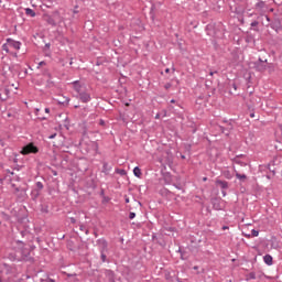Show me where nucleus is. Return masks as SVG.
Instances as JSON below:
<instances>
[{
  "label": "nucleus",
  "mask_w": 282,
  "mask_h": 282,
  "mask_svg": "<svg viewBox=\"0 0 282 282\" xmlns=\"http://www.w3.org/2000/svg\"><path fill=\"white\" fill-rule=\"evenodd\" d=\"M97 246L100 252H109V242H107V239L99 238L97 240Z\"/></svg>",
  "instance_id": "3"
},
{
  "label": "nucleus",
  "mask_w": 282,
  "mask_h": 282,
  "mask_svg": "<svg viewBox=\"0 0 282 282\" xmlns=\"http://www.w3.org/2000/svg\"><path fill=\"white\" fill-rule=\"evenodd\" d=\"M74 14H78V11H77V10H74Z\"/></svg>",
  "instance_id": "46"
},
{
  "label": "nucleus",
  "mask_w": 282,
  "mask_h": 282,
  "mask_svg": "<svg viewBox=\"0 0 282 282\" xmlns=\"http://www.w3.org/2000/svg\"><path fill=\"white\" fill-rule=\"evenodd\" d=\"M70 85H73V89H74V91H76L77 96H79L80 94H83L85 91V86H83V84H80L79 80H75V82L70 83Z\"/></svg>",
  "instance_id": "4"
},
{
  "label": "nucleus",
  "mask_w": 282,
  "mask_h": 282,
  "mask_svg": "<svg viewBox=\"0 0 282 282\" xmlns=\"http://www.w3.org/2000/svg\"><path fill=\"white\" fill-rule=\"evenodd\" d=\"M257 10H263L265 8V2L263 0H260L258 3H256Z\"/></svg>",
  "instance_id": "20"
},
{
  "label": "nucleus",
  "mask_w": 282,
  "mask_h": 282,
  "mask_svg": "<svg viewBox=\"0 0 282 282\" xmlns=\"http://www.w3.org/2000/svg\"><path fill=\"white\" fill-rule=\"evenodd\" d=\"M117 173H119V175H127V171L124 170H117Z\"/></svg>",
  "instance_id": "25"
},
{
  "label": "nucleus",
  "mask_w": 282,
  "mask_h": 282,
  "mask_svg": "<svg viewBox=\"0 0 282 282\" xmlns=\"http://www.w3.org/2000/svg\"><path fill=\"white\" fill-rule=\"evenodd\" d=\"M263 261H264V263L267 264V265H272V261H273V259H272V257L270 256V254H265L264 257H263Z\"/></svg>",
  "instance_id": "16"
},
{
  "label": "nucleus",
  "mask_w": 282,
  "mask_h": 282,
  "mask_svg": "<svg viewBox=\"0 0 282 282\" xmlns=\"http://www.w3.org/2000/svg\"><path fill=\"white\" fill-rule=\"evenodd\" d=\"M154 118H155V120H160V118H161L160 112H158Z\"/></svg>",
  "instance_id": "31"
},
{
  "label": "nucleus",
  "mask_w": 282,
  "mask_h": 282,
  "mask_svg": "<svg viewBox=\"0 0 282 282\" xmlns=\"http://www.w3.org/2000/svg\"><path fill=\"white\" fill-rule=\"evenodd\" d=\"M41 120H47V118L43 117V118H41Z\"/></svg>",
  "instance_id": "48"
},
{
  "label": "nucleus",
  "mask_w": 282,
  "mask_h": 282,
  "mask_svg": "<svg viewBox=\"0 0 282 282\" xmlns=\"http://www.w3.org/2000/svg\"><path fill=\"white\" fill-rule=\"evenodd\" d=\"M18 243H23V241H21V240H18Z\"/></svg>",
  "instance_id": "51"
},
{
  "label": "nucleus",
  "mask_w": 282,
  "mask_h": 282,
  "mask_svg": "<svg viewBox=\"0 0 282 282\" xmlns=\"http://www.w3.org/2000/svg\"><path fill=\"white\" fill-rule=\"evenodd\" d=\"M126 204H129V197L126 198Z\"/></svg>",
  "instance_id": "45"
},
{
  "label": "nucleus",
  "mask_w": 282,
  "mask_h": 282,
  "mask_svg": "<svg viewBox=\"0 0 282 282\" xmlns=\"http://www.w3.org/2000/svg\"><path fill=\"white\" fill-rule=\"evenodd\" d=\"M2 50H3V52H6L7 54H12V51H11V48H10V42L7 41V43H4V44L2 45Z\"/></svg>",
  "instance_id": "15"
},
{
  "label": "nucleus",
  "mask_w": 282,
  "mask_h": 282,
  "mask_svg": "<svg viewBox=\"0 0 282 282\" xmlns=\"http://www.w3.org/2000/svg\"><path fill=\"white\" fill-rule=\"evenodd\" d=\"M35 186H36V189L35 191H43V188H44V186H43V183H41V182H36L35 183Z\"/></svg>",
  "instance_id": "22"
},
{
  "label": "nucleus",
  "mask_w": 282,
  "mask_h": 282,
  "mask_svg": "<svg viewBox=\"0 0 282 282\" xmlns=\"http://www.w3.org/2000/svg\"><path fill=\"white\" fill-rule=\"evenodd\" d=\"M241 158H243V154H241L240 156H236L232 159L234 164H239V166H248V163L241 161Z\"/></svg>",
  "instance_id": "8"
},
{
  "label": "nucleus",
  "mask_w": 282,
  "mask_h": 282,
  "mask_svg": "<svg viewBox=\"0 0 282 282\" xmlns=\"http://www.w3.org/2000/svg\"><path fill=\"white\" fill-rule=\"evenodd\" d=\"M45 113H50V108H45Z\"/></svg>",
  "instance_id": "40"
},
{
  "label": "nucleus",
  "mask_w": 282,
  "mask_h": 282,
  "mask_svg": "<svg viewBox=\"0 0 282 282\" xmlns=\"http://www.w3.org/2000/svg\"><path fill=\"white\" fill-rule=\"evenodd\" d=\"M257 25H259V21H252L251 22V28H257Z\"/></svg>",
  "instance_id": "27"
},
{
  "label": "nucleus",
  "mask_w": 282,
  "mask_h": 282,
  "mask_svg": "<svg viewBox=\"0 0 282 282\" xmlns=\"http://www.w3.org/2000/svg\"><path fill=\"white\" fill-rule=\"evenodd\" d=\"M234 89H237V85L234 84Z\"/></svg>",
  "instance_id": "50"
},
{
  "label": "nucleus",
  "mask_w": 282,
  "mask_h": 282,
  "mask_svg": "<svg viewBox=\"0 0 282 282\" xmlns=\"http://www.w3.org/2000/svg\"><path fill=\"white\" fill-rule=\"evenodd\" d=\"M268 177V180H270V176H267Z\"/></svg>",
  "instance_id": "58"
},
{
  "label": "nucleus",
  "mask_w": 282,
  "mask_h": 282,
  "mask_svg": "<svg viewBox=\"0 0 282 282\" xmlns=\"http://www.w3.org/2000/svg\"><path fill=\"white\" fill-rule=\"evenodd\" d=\"M79 230H82L83 232H86V235L89 234V230H87V228H85V226L83 225L79 226Z\"/></svg>",
  "instance_id": "23"
},
{
  "label": "nucleus",
  "mask_w": 282,
  "mask_h": 282,
  "mask_svg": "<svg viewBox=\"0 0 282 282\" xmlns=\"http://www.w3.org/2000/svg\"><path fill=\"white\" fill-rule=\"evenodd\" d=\"M181 158H182V160H185V159H186V156H184V155H182Z\"/></svg>",
  "instance_id": "49"
},
{
  "label": "nucleus",
  "mask_w": 282,
  "mask_h": 282,
  "mask_svg": "<svg viewBox=\"0 0 282 282\" xmlns=\"http://www.w3.org/2000/svg\"><path fill=\"white\" fill-rule=\"evenodd\" d=\"M129 219H135V213L130 212V214H129Z\"/></svg>",
  "instance_id": "26"
},
{
  "label": "nucleus",
  "mask_w": 282,
  "mask_h": 282,
  "mask_svg": "<svg viewBox=\"0 0 282 282\" xmlns=\"http://www.w3.org/2000/svg\"><path fill=\"white\" fill-rule=\"evenodd\" d=\"M53 175H56V172H54Z\"/></svg>",
  "instance_id": "56"
},
{
  "label": "nucleus",
  "mask_w": 282,
  "mask_h": 282,
  "mask_svg": "<svg viewBox=\"0 0 282 282\" xmlns=\"http://www.w3.org/2000/svg\"><path fill=\"white\" fill-rule=\"evenodd\" d=\"M112 167L109 165V163L104 162L101 173H105V175H109L111 173Z\"/></svg>",
  "instance_id": "9"
},
{
  "label": "nucleus",
  "mask_w": 282,
  "mask_h": 282,
  "mask_svg": "<svg viewBox=\"0 0 282 282\" xmlns=\"http://www.w3.org/2000/svg\"><path fill=\"white\" fill-rule=\"evenodd\" d=\"M47 47H50V44H46Z\"/></svg>",
  "instance_id": "55"
},
{
  "label": "nucleus",
  "mask_w": 282,
  "mask_h": 282,
  "mask_svg": "<svg viewBox=\"0 0 282 282\" xmlns=\"http://www.w3.org/2000/svg\"><path fill=\"white\" fill-rule=\"evenodd\" d=\"M99 124H100L101 127H105V120H104V119H100Z\"/></svg>",
  "instance_id": "32"
},
{
  "label": "nucleus",
  "mask_w": 282,
  "mask_h": 282,
  "mask_svg": "<svg viewBox=\"0 0 282 282\" xmlns=\"http://www.w3.org/2000/svg\"><path fill=\"white\" fill-rule=\"evenodd\" d=\"M251 235H252V237H259V230L252 229Z\"/></svg>",
  "instance_id": "24"
},
{
  "label": "nucleus",
  "mask_w": 282,
  "mask_h": 282,
  "mask_svg": "<svg viewBox=\"0 0 282 282\" xmlns=\"http://www.w3.org/2000/svg\"><path fill=\"white\" fill-rule=\"evenodd\" d=\"M169 72H170L169 68H166V69H165V74H169Z\"/></svg>",
  "instance_id": "47"
},
{
  "label": "nucleus",
  "mask_w": 282,
  "mask_h": 282,
  "mask_svg": "<svg viewBox=\"0 0 282 282\" xmlns=\"http://www.w3.org/2000/svg\"><path fill=\"white\" fill-rule=\"evenodd\" d=\"M215 74H217V72H210V73H209L210 76H213V75H215Z\"/></svg>",
  "instance_id": "38"
},
{
  "label": "nucleus",
  "mask_w": 282,
  "mask_h": 282,
  "mask_svg": "<svg viewBox=\"0 0 282 282\" xmlns=\"http://www.w3.org/2000/svg\"><path fill=\"white\" fill-rule=\"evenodd\" d=\"M15 191L19 192V187H17Z\"/></svg>",
  "instance_id": "53"
},
{
  "label": "nucleus",
  "mask_w": 282,
  "mask_h": 282,
  "mask_svg": "<svg viewBox=\"0 0 282 282\" xmlns=\"http://www.w3.org/2000/svg\"><path fill=\"white\" fill-rule=\"evenodd\" d=\"M267 21L270 23V17L265 15Z\"/></svg>",
  "instance_id": "37"
},
{
  "label": "nucleus",
  "mask_w": 282,
  "mask_h": 282,
  "mask_svg": "<svg viewBox=\"0 0 282 282\" xmlns=\"http://www.w3.org/2000/svg\"><path fill=\"white\" fill-rule=\"evenodd\" d=\"M77 98L80 100V102L87 104L91 101V95L87 93V90H84L79 95H77Z\"/></svg>",
  "instance_id": "5"
},
{
  "label": "nucleus",
  "mask_w": 282,
  "mask_h": 282,
  "mask_svg": "<svg viewBox=\"0 0 282 282\" xmlns=\"http://www.w3.org/2000/svg\"><path fill=\"white\" fill-rule=\"evenodd\" d=\"M70 223H72V224H76V218L70 217Z\"/></svg>",
  "instance_id": "35"
},
{
  "label": "nucleus",
  "mask_w": 282,
  "mask_h": 282,
  "mask_svg": "<svg viewBox=\"0 0 282 282\" xmlns=\"http://www.w3.org/2000/svg\"><path fill=\"white\" fill-rule=\"evenodd\" d=\"M194 270H197V267H194Z\"/></svg>",
  "instance_id": "54"
},
{
  "label": "nucleus",
  "mask_w": 282,
  "mask_h": 282,
  "mask_svg": "<svg viewBox=\"0 0 282 282\" xmlns=\"http://www.w3.org/2000/svg\"><path fill=\"white\" fill-rule=\"evenodd\" d=\"M254 69L256 72H265V69H268V59L262 61V58L259 57L258 61L254 62Z\"/></svg>",
  "instance_id": "2"
},
{
  "label": "nucleus",
  "mask_w": 282,
  "mask_h": 282,
  "mask_svg": "<svg viewBox=\"0 0 282 282\" xmlns=\"http://www.w3.org/2000/svg\"><path fill=\"white\" fill-rule=\"evenodd\" d=\"M100 259L102 263H107V252H100Z\"/></svg>",
  "instance_id": "21"
},
{
  "label": "nucleus",
  "mask_w": 282,
  "mask_h": 282,
  "mask_svg": "<svg viewBox=\"0 0 282 282\" xmlns=\"http://www.w3.org/2000/svg\"><path fill=\"white\" fill-rule=\"evenodd\" d=\"M172 105H175V99H171L170 101Z\"/></svg>",
  "instance_id": "39"
},
{
  "label": "nucleus",
  "mask_w": 282,
  "mask_h": 282,
  "mask_svg": "<svg viewBox=\"0 0 282 282\" xmlns=\"http://www.w3.org/2000/svg\"><path fill=\"white\" fill-rule=\"evenodd\" d=\"M221 175L225 177V180H232L235 177V174L230 172V170H224Z\"/></svg>",
  "instance_id": "12"
},
{
  "label": "nucleus",
  "mask_w": 282,
  "mask_h": 282,
  "mask_svg": "<svg viewBox=\"0 0 282 282\" xmlns=\"http://www.w3.org/2000/svg\"><path fill=\"white\" fill-rule=\"evenodd\" d=\"M39 152V148L36 145H34V143H29L26 145H24L22 148V150L20 151L21 155H30V153H37Z\"/></svg>",
  "instance_id": "1"
},
{
  "label": "nucleus",
  "mask_w": 282,
  "mask_h": 282,
  "mask_svg": "<svg viewBox=\"0 0 282 282\" xmlns=\"http://www.w3.org/2000/svg\"><path fill=\"white\" fill-rule=\"evenodd\" d=\"M250 118H254V112L250 113Z\"/></svg>",
  "instance_id": "43"
},
{
  "label": "nucleus",
  "mask_w": 282,
  "mask_h": 282,
  "mask_svg": "<svg viewBox=\"0 0 282 282\" xmlns=\"http://www.w3.org/2000/svg\"><path fill=\"white\" fill-rule=\"evenodd\" d=\"M133 175L134 177H142V170H140L138 166L133 169Z\"/></svg>",
  "instance_id": "17"
},
{
  "label": "nucleus",
  "mask_w": 282,
  "mask_h": 282,
  "mask_svg": "<svg viewBox=\"0 0 282 282\" xmlns=\"http://www.w3.org/2000/svg\"><path fill=\"white\" fill-rule=\"evenodd\" d=\"M270 11H271V12H274V9H271Z\"/></svg>",
  "instance_id": "52"
},
{
  "label": "nucleus",
  "mask_w": 282,
  "mask_h": 282,
  "mask_svg": "<svg viewBox=\"0 0 282 282\" xmlns=\"http://www.w3.org/2000/svg\"><path fill=\"white\" fill-rule=\"evenodd\" d=\"M270 28L272 30H275V32H279V30H281V21L274 20L273 22H271Z\"/></svg>",
  "instance_id": "11"
},
{
  "label": "nucleus",
  "mask_w": 282,
  "mask_h": 282,
  "mask_svg": "<svg viewBox=\"0 0 282 282\" xmlns=\"http://www.w3.org/2000/svg\"><path fill=\"white\" fill-rule=\"evenodd\" d=\"M164 88L165 89H171V84H165Z\"/></svg>",
  "instance_id": "34"
},
{
  "label": "nucleus",
  "mask_w": 282,
  "mask_h": 282,
  "mask_svg": "<svg viewBox=\"0 0 282 282\" xmlns=\"http://www.w3.org/2000/svg\"><path fill=\"white\" fill-rule=\"evenodd\" d=\"M223 230H228V226H224V227H223Z\"/></svg>",
  "instance_id": "42"
},
{
  "label": "nucleus",
  "mask_w": 282,
  "mask_h": 282,
  "mask_svg": "<svg viewBox=\"0 0 282 282\" xmlns=\"http://www.w3.org/2000/svg\"><path fill=\"white\" fill-rule=\"evenodd\" d=\"M39 195H41V192L39 189H32L31 192L32 199H39Z\"/></svg>",
  "instance_id": "18"
},
{
  "label": "nucleus",
  "mask_w": 282,
  "mask_h": 282,
  "mask_svg": "<svg viewBox=\"0 0 282 282\" xmlns=\"http://www.w3.org/2000/svg\"><path fill=\"white\" fill-rule=\"evenodd\" d=\"M45 282H56L54 279L47 278Z\"/></svg>",
  "instance_id": "33"
},
{
  "label": "nucleus",
  "mask_w": 282,
  "mask_h": 282,
  "mask_svg": "<svg viewBox=\"0 0 282 282\" xmlns=\"http://www.w3.org/2000/svg\"><path fill=\"white\" fill-rule=\"evenodd\" d=\"M43 65H46L45 61L40 62L37 67H43Z\"/></svg>",
  "instance_id": "30"
},
{
  "label": "nucleus",
  "mask_w": 282,
  "mask_h": 282,
  "mask_svg": "<svg viewBox=\"0 0 282 282\" xmlns=\"http://www.w3.org/2000/svg\"><path fill=\"white\" fill-rule=\"evenodd\" d=\"M204 182H206V177H204Z\"/></svg>",
  "instance_id": "57"
},
{
  "label": "nucleus",
  "mask_w": 282,
  "mask_h": 282,
  "mask_svg": "<svg viewBox=\"0 0 282 282\" xmlns=\"http://www.w3.org/2000/svg\"><path fill=\"white\" fill-rule=\"evenodd\" d=\"M261 276H263V273L257 275V273L250 272L247 274L246 281H254V279H261Z\"/></svg>",
  "instance_id": "7"
},
{
  "label": "nucleus",
  "mask_w": 282,
  "mask_h": 282,
  "mask_svg": "<svg viewBox=\"0 0 282 282\" xmlns=\"http://www.w3.org/2000/svg\"><path fill=\"white\" fill-rule=\"evenodd\" d=\"M7 42L10 45V50H15L17 52H19V50H21V42L15 41L13 39L8 37Z\"/></svg>",
  "instance_id": "6"
},
{
  "label": "nucleus",
  "mask_w": 282,
  "mask_h": 282,
  "mask_svg": "<svg viewBox=\"0 0 282 282\" xmlns=\"http://www.w3.org/2000/svg\"><path fill=\"white\" fill-rule=\"evenodd\" d=\"M66 105H69V98L66 99Z\"/></svg>",
  "instance_id": "44"
},
{
  "label": "nucleus",
  "mask_w": 282,
  "mask_h": 282,
  "mask_svg": "<svg viewBox=\"0 0 282 282\" xmlns=\"http://www.w3.org/2000/svg\"><path fill=\"white\" fill-rule=\"evenodd\" d=\"M210 28H213V25H207V26H206V30H210Z\"/></svg>",
  "instance_id": "41"
},
{
  "label": "nucleus",
  "mask_w": 282,
  "mask_h": 282,
  "mask_svg": "<svg viewBox=\"0 0 282 282\" xmlns=\"http://www.w3.org/2000/svg\"><path fill=\"white\" fill-rule=\"evenodd\" d=\"M234 171L237 180H239L240 182H246V180H248V176L246 174H239V172H237L235 166H234Z\"/></svg>",
  "instance_id": "14"
},
{
  "label": "nucleus",
  "mask_w": 282,
  "mask_h": 282,
  "mask_svg": "<svg viewBox=\"0 0 282 282\" xmlns=\"http://www.w3.org/2000/svg\"><path fill=\"white\" fill-rule=\"evenodd\" d=\"M14 270L10 264L8 263H0V272H12Z\"/></svg>",
  "instance_id": "10"
},
{
  "label": "nucleus",
  "mask_w": 282,
  "mask_h": 282,
  "mask_svg": "<svg viewBox=\"0 0 282 282\" xmlns=\"http://www.w3.org/2000/svg\"><path fill=\"white\" fill-rule=\"evenodd\" d=\"M217 186H219L223 191L228 189V182L227 181H221L217 180L216 181Z\"/></svg>",
  "instance_id": "13"
},
{
  "label": "nucleus",
  "mask_w": 282,
  "mask_h": 282,
  "mask_svg": "<svg viewBox=\"0 0 282 282\" xmlns=\"http://www.w3.org/2000/svg\"><path fill=\"white\" fill-rule=\"evenodd\" d=\"M20 235H21V237H25V235H28V230H22V231L20 232Z\"/></svg>",
  "instance_id": "28"
},
{
  "label": "nucleus",
  "mask_w": 282,
  "mask_h": 282,
  "mask_svg": "<svg viewBox=\"0 0 282 282\" xmlns=\"http://www.w3.org/2000/svg\"><path fill=\"white\" fill-rule=\"evenodd\" d=\"M25 14H28V17H36V12H34V10L30 9V8H26L25 9Z\"/></svg>",
  "instance_id": "19"
},
{
  "label": "nucleus",
  "mask_w": 282,
  "mask_h": 282,
  "mask_svg": "<svg viewBox=\"0 0 282 282\" xmlns=\"http://www.w3.org/2000/svg\"><path fill=\"white\" fill-rule=\"evenodd\" d=\"M54 138H56V133L48 135V140H54Z\"/></svg>",
  "instance_id": "29"
},
{
  "label": "nucleus",
  "mask_w": 282,
  "mask_h": 282,
  "mask_svg": "<svg viewBox=\"0 0 282 282\" xmlns=\"http://www.w3.org/2000/svg\"><path fill=\"white\" fill-rule=\"evenodd\" d=\"M223 197H226V191H221Z\"/></svg>",
  "instance_id": "36"
}]
</instances>
